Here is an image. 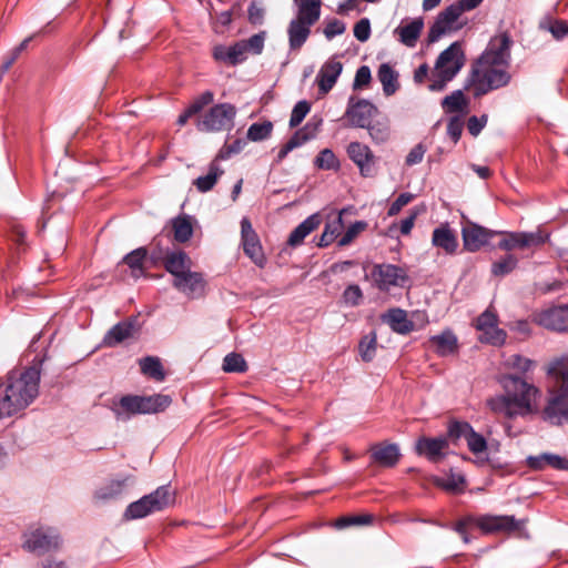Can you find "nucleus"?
<instances>
[{
    "label": "nucleus",
    "instance_id": "obj_1",
    "mask_svg": "<svg viewBox=\"0 0 568 568\" xmlns=\"http://www.w3.org/2000/svg\"><path fill=\"white\" fill-rule=\"evenodd\" d=\"M510 45L511 39L507 33L493 38L486 50L471 64L464 89L471 90L477 98L507 85L511 78L507 71Z\"/></svg>",
    "mask_w": 568,
    "mask_h": 568
},
{
    "label": "nucleus",
    "instance_id": "obj_2",
    "mask_svg": "<svg viewBox=\"0 0 568 568\" xmlns=\"http://www.w3.org/2000/svg\"><path fill=\"white\" fill-rule=\"evenodd\" d=\"M42 361L7 376L6 394L2 397V416H12L27 408L39 395Z\"/></svg>",
    "mask_w": 568,
    "mask_h": 568
},
{
    "label": "nucleus",
    "instance_id": "obj_3",
    "mask_svg": "<svg viewBox=\"0 0 568 568\" xmlns=\"http://www.w3.org/2000/svg\"><path fill=\"white\" fill-rule=\"evenodd\" d=\"M466 58L459 42L452 43L438 55L429 77L428 89L443 91L463 69Z\"/></svg>",
    "mask_w": 568,
    "mask_h": 568
},
{
    "label": "nucleus",
    "instance_id": "obj_4",
    "mask_svg": "<svg viewBox=\"0 0 568 568\" xmlns=\"http://www.w3.org/2000/svg\"><path fill=\"white\" fill-rule=\"evenodd\" d=\"M501 385L519 415L537 412V398L540 397L537 387L515 375L504 376Z\"/></svg>",
    "mask_w": 568,
    "mask_h": 568
},
{
    "label": "nucleus",
    "instance_id": "obj_5",
    "mask_svg": "<svg viewBox=\"0 0 568 568\" xmlns=\"http://www.w3.org/2000/svg\"><path fill=\"white\" fill-rule=\"evenodd\" d=\"M174 503L172 491L168 486H161L153 493L143 496L136 501L131 503L124 514L125 520H134L149 516L150 514L161 511Z\"/></svg>",
    "mask_w": 568,
    "mask_h": 568
},
{
    "label": "nucleus",
    "instance_id": "obj_6",
    "mask_svg": "<svg viewBox=\"0 0 568 568\" xmlns=\"http://www.w3.org/2000/svg\"><path fill=\"white\" fill-rule=\"evenodd\" d=\"M236 115V108L230 103H220L212 106L197 122L202 132H219L230 130Z\"/></svg>",
    "mask_w": 568,
    "mask_h": 568
},
{
    "label": "nucleus",
    "instance_id": "obj_7",
    "mask_svg": "<svg viewBox=\"0 0 568 568\" xmlns=\"http://www.w3.org/2000/svg\"><path fill=\"white\" fill-rule=\"evenodd\" d=\"M462 14V11L454 3L440 11L429 28L428 42H437L442 37L460 30L464 26L458 22Z\"/></svg>",
    "mask_w": 568,
    "mask_h": 568
},
{
    "label": "nucleus",
    "instance_id": "obj_8",
    "mask_svg": "<svg viewBox=\"0 0 568 568\" xmlns=\"http://www.w3.org/2000/svg\"><path fill=\"white\" fill-rule=\"evenodd\" d=\"M475 327L480 333L478 339L481 343L501 346L506 342L507 333L498 327V316L491 308L476 318Z\"/></svg>",
    "mask_w": 568,
    "mask_h": 568
},
{
    "label": "nucleus",
    "instance_id": "obj_9",
    "mask_svg": "<svg viewBox=\"0 0 568 568\" xmlns=\"http://www.w3.org/2000/svg\"><path fill=\"white\" fill-rule=\"evenodd\" d=\"M60 545V538L57 531L52 528H36L24 534L23 547L37 555H43Z\"/></svg>",
    "mask_w": 568,
    "mask_h": 568
},
{
    "label": "nucleus",
    "instance_id": "obj_10",
    "mask_svg": "<svg viewBox=\"0 0 568 568\" xmlns=\"http://www.w3.org/2000/svg\"><path fill=\"white\" fill-rule=\"evenodd\" d=\"M371 277L381 291H388L392 286H404L408 280L406 271L393 264L374 265Z\"/></svg>",
    "mask_w": 568,
    "mask_h": 568
},
{
    "label": "nucleus",
    "instance_id": "obj_11",
    "mask_svg": "<svg viewBox=\"0 0 568 568\" xmlns=\"http://www.w3.org/2000/svg\"><path fill=\"white\" fill-rule=\"evenodd\" d=\"M241 240L244 253L252 260L258 267H263L266 263V257L263 252L258 235L253 230V226L247 217L241 221Z\"/></svg>",
    "mask_w": 568,
    "mask_h": 568
},
{
    "label": "nucleus",
    "instance_id": "obj_12",
    "mask_svg": "<svg viewBox=\"0 0 568 568\" xmlns=\"http://www.w3.org/2000/svg\"><path fill=\"white\" fill-rule=\"evenodd\" d=\"M348 158L356 164L363 178L376 174V156L368 145L361 142H351L347 146Z\"/></svg>",
    "mask_w": 568,
    "mask_h": 568
},
{
    "label": "nucleus",
    "instance_id": "obj_13",
    "mask_svg": "<svg viewBox=\"0 0 568 568\" xmlns=\"http://www.w3.org/2000/svg\"><path fill=\"white\" fill-rule=\"evenodd\" d=\"M542 417L554 425L568 423V389L550 394Z\"/></svg>",
    "mask_w": 568,
    "mask_h": 568
},
{
    "label": "nucleus",
    "instance_id": "obj_14",
    "mask_svg": "<svg viewBox=\"0 0 568 568\" xmlns=\"http://www.w3.org/2000/svg\"><path fill=\"white\" fill-rule=\"evenodd\" d=\"M476 525L485 532H513L521 529L525 521L514 516L484 515L476 518Z\"/></svg>",
    "mask_w": 568,
    "mask_h": 568
},
{
    "label": "nucleus",
    "instance_id": "obj_15",
    "mask_svg": "<svg viewBox=\"0 0 568 568\" xmlns=\"http://www.w3.org/2000/svg\"><path fill=\"white\" fill-rule=\"evenodd\" d=\"M377 112L376 106L367 100L354 101L351 98L345 112L349 125L356 128H367L371 124V120Z\"/></svg>",
    "mask_w": 568,
    "mask_h": 568
},
{
    "label": "nucleus",
    "instance_id": "obj_16",
    "mask_svg": "<svg viewBox=\"0 0 568 568\" xmlns=\"http://www.w3.org/2000/svg\"><path fill=\"white\" fill-rule=\"evenodd\" d=\"M497 232L490 231L476 223L467 222L462 229L464 248L468 252H476L486 245Z\"/></svg>",
    "mask_w": 568,
    "mask_h": 568
},
{
    "label": "nucleus",
    "instance_id": "obj_17",
    "mask_svg": "<svg viewBox=\"0 0 568 568\" xmlns=\"http://www.w3.org/2000/svg\"><path fill=\"white\" fill-rule=\"evenodd\" d=\"M546 239L547 236H544L540 232H510L505 234V237L498 243V247L513 251L515 248L539 246L546 242Z\"/></svg>",
    "mask_w": 568,
    "mask_h": 568
},
{
    "label": "nucleus",
    "instance_id": "obj_18",
    "mask_svg": "<svg viewBox=\"0 0 568 568\" xmlns=\"http://www.w3.org/2000/svg\"><path fill=\"white\" fill-rule=\"evenodd\" d=\"M8 227V241L10 242V258L9 265H12L20 258V256L27 251L26 231L24 227L14 219L6 221Z\"/></svg>",
    "mask_w": 568,
    "mask_h": 568
},
{
    "label": "nucleus",
    "instance_id": "obj_19",
    "mask_svg": "<svg viewBox=\"0 0 568 568\" xmlns=\"http://www.w3.org/2000/svg\"><path fill=\"white\" fill-rule=\"evenodd\" d=\"M537 323L548 329L568 331V305L554 306L541 311L536 316Z\"/></svg>",
    "mask_w": 568,
    "mask_h": 568
},
{
    "label": "nucleus",
    "instance_id": "obj_20",
    "mask_svg": "<svg viewBox=\"0 0 568 568\" xmlns=\"http://www.w3.org/2000/svg\"><path fill=\"white\" fill-rule=\"evenodd\" d=\"M173 286L187 297H200L205 291V281L199 272L190 270L178 278H173Z\"/></svg>",
    "mask_w": 568,
    "mask_h": 568
},
{
    "label": "nucleus",
    "instance_id": "obj_21",
    "mask_svg": "<svg viewBox=\"0 0 568 568\" xmlns=\"http://www.w3.org/2000/svg\"><path fill=\"white\" fill-rule=\"evenodd\" d=\"M416 453L425 456L433 463L439 462L448 448V440L445 437L428 438L420 437L416 442Z\"/></svg>",
    "mask_w": 568,
    "mask_h": 568
},
{
    "label": "nucleus",
    "instance_id": "obj_22",
    "mask_svg": "<svg viewBox=\"0 0 568 568\" xmlns=\"http://www.w3.org/2000/svg\"><path fill=\"white\" fill-rule=\"evenodd\" d=\"M343 64L335 58L327 60L320 69L316 82L318 90L322 94H327L335 85L339 74L342 73Z\"/></svg>",
    "mask_w": 568,
    "mask_h": 568
},
{
    "label": "nucleus",
    "instance_id": "obj_23",
    "mask_svg": "<svg viewBox=\"0 0 568 568\" xmlns=\"http://www.w3.org/2000/svg\"><path fill=\"white\" fill-rule=\"evenodd\" d=\"M423 29V19L416 18L409 21H402V23L394 29L393 33L402 44L414 48L417 44Z\"/></svg>",
    "mask_w": 568,
    "mask_h": 568
},
{
    "label": "nucleus",
    "instance_id": "obj_24",
    "mask_svg": "<svg viewBox=\"0 0 568 568\" xmlns=\"http://www.w3.org/2000/svg\"><path fill=\"white\" fill-rule=\"evenodd\" d=\"M432 243L449 255L455 254L458 247L457 236L448 224H442L433 231Z\"/></svg>",
    "mask_w": 568,
    "mask_h": 568
},
{
    "label": "nucleus",
    "instance_id": "obj_25",
    "mask_svg": "<svg viewBox=\"0 0 568 568\" xmlns=\"http://www.w3.org/2000/svg\"><path fill=\"white\" fill-rule=\"evenodd\" d=\"M428 343L434 348V352L439 356L453 355L458 349L457 337L449 329L429 337Z\"/></svg>",
    "mask_w": 568,
    "mask_h": 568
},
{
    "label": "nucleus",
    "instance_id": "obj_26",
    "mask_svg": "<svg viewBox=\"0 0 568 568\" xmlns=\"http://www.w3.org/2000/svg\"><path fill=\"white\" fill-rule=\"evenodd\" d=\"M165 270L178 278L192 267V261L183 251L169 252L164 257Z\"/></svg>",
    "mask_w": 568,
    "mask_h": 568
},
{
    "label": "nucleus",
    "instance_id": "obj_27",
    "mask_svg": "<svg viewBox=\"0 0 568 568\" xmlns=\"http://www.w3.org/2000/svg\"><path fill=\"white\" fill-rule=\"evenodd\" d=\"M372 459L383 467H393L399 459V449L395 444H379L372 447Z\"/></svg>",
    "mask_w": 568,
    "mask_h": 568
},
{
    "label": "nucleus",
    "instance_id": "obj_28",
    "mask_svg": "<svg viewBox=\"0 0 568 568\" xmlns=\"http://www.w3.org/2000/svg\"><path fill=\"white\" fill-rule=\"evenodd\" d=\"M130 476L122 479H111L94 491V500L105 503L119 498L128 486Z\"/></svg>",
    "mask_w": 568,
    "mask_h": 568
},
{
    "label": "nucleus",
    "instance_id": "obj_29",
    "mask_svg": "<svg viewBox=\"0 0 568 568\" xmlns=\"http://www.w3.org/2000/svg\"><path fill=\"white\" fill-rule=\"evenodd\" d=\"M297 7L294 19L314 26L321 17L322 0H294Z\"/></svg>",
    "mask_w": 568,
    "mask_h": 568
},
{
    "label": "nucleus",
    "instance_id": "obj_30",
    "mask_svg": "<svg viewBox=\"0 0 568 568\" xmlns=\"http://www.w3.org/2000/svg\"><path fill=\"white\" fill-rule=\"evenodd\" d=\"M134 333V323L132 321H123L111 327L103 337V345L114 347L128 338L132 337Z\"/></svg>",
    "mask_w": 568,
    "mask_h": 568
},
{
    "label": "nucleus",
    "instance_id": "obj_31",
    "mask_svg": "<svg viewBox=\"0 0 568 568\" xmlns=\"http://www.w3.org/2000/svg\"><path fill=\"white\" fill-rule=\"evenodd\" d=\"M321 224L320 214H313L298 224L290 234L287 245L296 247L303 243L305 237L315 231Z\"/></svg>",
    "mask_w": 568,
    "mask_h": 568
},
{
    "label": "nucleus",
    "instance_id": "obj_32",
    "mask_svg": "<svg viewBox=\"0 0 568 568\" xmlns=\"http://www.w3.org/2000/svg\"><path fill=\"white\" fill-rule=\"evenodd\" d=\"M311 24L293 19L287 27L288 44L292 51L300 50L311 34Z\"/></svg>",
    "mask_w": 568,
    "mask_h": 568
},
{
    "label": "nucleus",
    "instance_id": "obj_33",
    "mask_svg": "<svg viewBox=\"0 0 568 568\" xmlns=\"http://www.w3.org/2000/svg\"><path fill=\"white\" fill-rule=\"evenodd\" d=\"M322 125V119L312 118L303 128L297 130L293 136L287 141L293 149L298 148L307 141L314 139Z\"/></svg>",
    "mask_w": 568,
    "mask_h": 568
},
{
    "label": "nucleus",
    "instance_id": "obj_34",
    "mask_svg": "<svg viewBox=\"0 0 568 568\" xmlns=\"http://www.w3.org/2000/svg\"><path fill=\"white\" fill-rule=\"evenodd\" d=\"M385 320L390 328L399 334H407L413 329V323L407 320L406 312L400 308L390 310Z\"/></svg>",
    "mask_w": 568,
    "mask_h": 568
},
{
    "label": "nucleus",
    "instance_id": "obj_35",
    "mask_svg": "<svg viewBox=\"0 0 568 568\" xmlns=\"http://www.w3.org/2000/svg\"><path fill=\"white\" fill-rule=\"evenodd\" d=\"M172 403V398L164 394L142 396L143 414H156L165 410Z\"/></svg>",
    "mask_w": 568,
    "mask_h": 568
},
{
    "label": "nucleus",
    "instance_id": "obj_36",
    "mask_svg": "<svg viewBox=\"0 0 568 568\" xmlns=\"http://www.w3.org/2000/svg\"><path fill=\"white\" fill-rule=\"evenodd\" d=\"M377 77L383 85V91L386 95H392L397 91V73L388 63H383L379 65Z\"/></svg>",
    "mask_w": 568,
    "mask_h": 568
},
{
    "label": "nucleus",
    "instance_id": "obj_37",
    "mask_svg": "<svg viewBox=\"0 0 568 568\" xmlns=\"http://www.w3.org/2000/svg\"><path fill=\"white\" fill-rule=\"evenodd\" d=\"M141 372L158 382H162L165 378V373L162 363L159 357L146 356L139 362Z\"/></svg>",
    "mask_w": 568,
    "mask_h": 568
},
{
    "label": "nucleus",
    "instance_id": "obj_38",
    "mask_svg": "<svg viewBox=\"0 0 568 568\" xmlns=\"http://www.w3.org/2000/svg\"><path fill=\"white\" fill-rule=\"evenodd\" d=\"M487 405L491 412L503 414L507 417L519 415L507 393L505 395L489 398L487 400Z\"/></svg>",
    "mask_w": 568,
    "mask_h": 568
},
{
    "label": "nucleus",
    "instance_id": "obj_39",
    "mask_svg": "<svg viewBox=\"0 0 568 568\" xmlns=\"http://www.w3.org/2000/svg\"><path fill=\"white\" fill-rule=\"evenodd\" d=\"M343 229L342 213H339L333 221L327 222L324 232L317 243L320 247H325L334 242Z\"/></svg>",
    "mask_w": 568,
    "mask_h": 568
},
{
    "label": "nucleus",
    "instance_id": "obj_40",
    "mask_svg": "<svg viewBox=\"0 0 568 568\" xmlns=\"http://www.w3.org/2000/svg\"><path fill=\"white\" fill-rule=\"evenodd\" d=\"M119 405H120L121 409L115 410L118 418H122L123 413H128L129 415L143 414L142 396H138V395L123 396V397H121Z\"/></svg>",
    "mask_w": 568,
    "mask_h": 568
},
{
    "label": "nucleus",
    "instance_id": "obj_41",
    "mask_svg": "<svg viewBox=\"0 0 568 568\" xmlns=\"http://www.w3.org/2000/svg\"><path fill=\"white\" fill-rule=\"evenodd\" d=\"M172 229L174 240L179 243L187 242L193 234V227L187 216H178L173 219Z\"/></svg>",
    "mask_w": 568,
    "mask_h": 568
},
{
    "label": "nucleus",
    "instance_id": "obj_42",
    "mask_svg": "<svg viewBox=\"0 0 568 568\" xmlns=\"http://www.w3.org/2000/svg\"><path fill=\"white\" fill-rule=\"evenodd\" d=\"M223 174V170H221L215 162L210 165L209 173L204 176H200L194 181V185L200 192H207L212 190V187L217 182V179Z\"/></svg>",
    "mask_w": 568,
    "mask_h": 568
},
{
    "label": "nucleus",
    "instance_id": "obj_43",
    "mask_svg": "<svg viewBox=\"0 0 568 568\" xmlns=\"http://www.w3.org/2000/svg\"><path fill=\"white\" fill-rule=\"evenodd\" d=\"M146 257V250L143 247L136 248L129 253L123 262L131 268L132 275L139 277L143 273V264Z\"/></svg>",
    "mask_w": 568,
    "mask_h": 568
},
{
    "label": "nucleus",
    "instance_id": "obj_44",
    "mask_svg": "<svg viewBox=\"0 0 568 568\" xmlns=\"http://www.w3.org/2000/svg\"><path fill=\"white\" fill-rule=\"evenodd\" d=\"M467 100L462 90H456L444 98L442 106L448 113L462 112L467 106Z\"/></svg>",
    "mask_w": 568,
    "mask_h": 568
},
{
    "label": "nucleus",
    "instance_id": "obj_45",
    "mask_svg": "<svg viewBox=\"0 0 568 568\" xmlns=\"http://www.w3.org/2000/svg\"><path fill=\"white\" fill-rule=\"evenodd\" d=\"M547 373L556 381L568 384V357L554 359L549 365Z\"/></svg>",
    "mask_w": 568,
    "mask_h": 568
},
{
    "label": "nucleus",
    "instance_id": "obj_46",
    "mask_svg": "<svg viewBox=\"0 0 568 568\" xmlns=\"http://www.w3.org/2000/svg\"><path fill=\"white\" fill-rule=\"evenodd\" d=\"M518 264V260L515 255L508 254L505 257L496 261L491 265V274L495 276H505L513 272Z\"/></svg>",
    "mask_w": 568,
    "mask_h": 568
},
{
    "label": "nucleus",
    "instance_id": "obj_47",
    "mask_svg": "<svg viewBox=\"0 0 568 568\" xmlns=\"http://www.w3.org/2000/svg\"><path fill=\"white\" fill-rule=\"evenodd\" d=\"M273 130V124L268 121L263 123H253L247 130V139L251 141H262L267 139Z\"/></svg>",
    "mask_w": 568,
    "mask_h": 568
},
{
    "label": "nucleus",
    "instance_id": "obj_48",
    "mask_svg": "<svg viewBox=\"0 0 568 568\" xmlns=\"http://www.w3.org/2000/svg\"><path fill=\"white\" fill-rule=\"evenodd\" d=\"M223 369L225 372L244 373L247 369V364L241 354L230 353L224 357Z\"/></svg>",
    "mask_w": 568,
    "mask_h": 568
},
{
    "label": "nucleus",
    "instance_id": "obj_49",
    "mask_svg": "<svg viewBox=\"0 0 568 568\" xmlns=\"http://www.w3.org/2000/svg\"><path fill=\"white\" fill-rule=\"evenodd\" d=\"M315 165L323 170H336L339 162L331 149H324L316 156Z\"/></svg>",
    "mask_w": 568,
    "mask_h": 568
},
{
    "label": "nucleus",
    "instance_id": "obj_50",
    "mask_svg": "<svg viewBox=\"0 0 568 568\" xmlns=\"http://www.w3.org/2000/svg\"><path fill=\"white\" fill-rule=\"evenodd\" d=\"M267 37V32L265 30L260 31L256 34H253L247 40H241L244 42L245 51L252 54H261L264 49L265 39Z\"/></svg>",
    "mask_w": 568,
    "mask_h": 568
},
{
    "label": "nucleus",
    "instance_id": "obj_51",
    "mask_svg": "<svg viewBox=\"0 0 568 568\" xmlns=\"http://www.w3.org/2000/svg\"><path fill=\"white\" fill-rule=\"evenodd\" d=\"M540 27L548 30L557 40H560L568 34V23L564 20H550L542 22Z\"/></svg>",
    "mask_w": 568,
    "mask_h": 568
},
{
    "label": "nucleus",
    "instance_id": "obj_52",
    "mask_svg": "<svg viewBox=\"0 0 568 568\" xmlns=\"http://www.w3.org/2000/svg\"><path fill=\"white\" fill-rule=\"evenodd\" d=\"M311 110V104L303 100L295 104V106L292 110L291 119H290V126L296 128L302 123V121L305 119L307 113Z\"/></svg>",
    "mask_w": 568,
    "mask_h": 568
},
{
    "label": "nucleus",
    "instance_id": "obj_53",
    "mask_svg": "<svg viewBox=\"0 0 568 568\" xmlns=\"http://www.w3.org/2000/svg\"><path fill=\"white\" fill-rule=\"evenodd\" d=\"M358 349L363 361H372L376 352L375 335L363 337L362 341L359 342Z\"/></svg>",
    "mask_w": 568,
    "mask_h": 568
},
{
    "label": "nucleus",
    "instance_id": "obj_54",
    "mask_svg": "<svg viewBox=\"0 0 568 568\" xmlns=\"http://www.w3.org/2000/svg\"><path fill=\"white\" fill-rule=\"evenodd\" d=\"M466 442L468 449L475 455H479L487 449L486 439L483 435L476 433L474 429L467 436Z\"/></svg>",
    "mask_w": 568,
    "mask_h": 568
},
{
    "label": "nucleus",
    "instance_id": "obj_55",
    "mask_svg": "<svg viewBox=\"0 0 568 568\" xmlns=\"http://www.w3.org/2000/svg\"><path fill=\"white\" fill-rule=\"evenodd\" d=\"M373 520L372 515H358L349 517H341L335 521V527L338 529L346 528L353 525H367Z\"/></svg>",
    "mask_w": 568,
    "mask_h": 568
},
{
    "label": "nucleus",
    "instance_id": "obj_56",
    "mask_svg": "<svg viewBox=\"0 0 568 568\" xmlns=\"http://www.w3.org/2000/svg\"><path fill=\"white\" fill-rule=\"evenodd\" d=\"M367 227V223L364 221H357L354 224H352L344 235L339 239L338 245L339 246H346L352 243V241L365 229Z\"/></svg>",
    "mask_w": 568,
    "mask_h": 568
},
{
    "label": "nucleus",
    "instance_id": "obj_57",
    "mask_svg": "<svg viewBox=\"0 0 568 568\" xmlns=\"http://www.w3.org/2000/svg\"><path fill=\"white\" fill-rule=\"evenodd\" d=\"M506 364H507V366L515 368L521 373H526V372L530 371L531 367L534 366V362L531 359L526 358L518 354L509 356L506 359Z\"/></svg>",
    "mask_w": 568,
    "mask_h": 568
},
{
    "label": "nucleus",
    "instance_id": "obj_58",
    "mask_svg": "<svg viewBox=\"0 0 568 568\" xmlns=\"http://www.w3.org/2000/svg\"><path fill=\"white\" fill-rule=\"evenodd\" d=\"M346 30V26L343 21L338 19H332L326 22L324 28V36L326 39L331 40L336 36L343 34Z\"/></svg>",
    "mask_w": 568,
    "mask_h": 568
},
{
    "label": "nucleus",
    "instance_id": "obj_59",
    "mask_svg": "<svg viewBox=\"0 0 568 568\" xmlns=\"http://www.w3.org/2000/svg\"><path fill=\"white\" fill-rule=\"evenodd\" d=\"M363 298L362 290L358 285H349L343 293V300L347 305L356 306Z\"/></svg>",
    "mask_w": 568,
    "mask_h": 568
},
{
    "label": "nucleus",
    "instance_id": "obj_60",
    "mask_svg": "<svg viewBox=\"0 0 568 568\" xmlns=\"http://www.w3.org/2000/svg\"><path fill=\"white\" fill-rule=\"evenodd\" d=\"M367 130L371 138L378 143L385 142L389 136V129L386 124L383 123H375L373 125L369 124Z\"/></svg>",
    "mask_w": 568,
    "mask_h": 568
},
{
    "label": "nucleus",
    "instance_id": "obj_61",
    "mask_svg": "<svg viewBox=\"0 0 568 568\" xmlns=\"http://www.w3.org/2000/svg\"><path fill=\"white\" fill-rule=\"evenodd\" d=\"M354 37L361 41L366 42L371 37V22L367 18L361 19L354 26Z\"/></svg>",
    "mask_w": 568,
    "mask_h": 568
},
{
    "label": "nucleus",
    "instance_id": "obj_62",
    "mask_svg": "<svg viewBox=\"0 0 568 568\" xmlns=\"http://www.w3.org/2000/svg\"><path fill=\"white\" fill-rule=\"evenodd\" d=\"M371 80H372L371 69L367 65H362L356 71L354 83H353V89L354 90L362 89V88L368 85Z\"/></svg>",
    "mask_w": 568,
    "mask_h": 568
},
{
    "label": "nucleus",
    "instance_id": "obj_63",
    "mask_svg": "<svg viewBox=\"0 0 568 568\" xmlns=\"http://www.w3.org/2000/svg\"><path fill=\"white\" fill-rule=\"evenodd\" d=\"M473 430V427L466 422H454L449 425L448 434L450 437L467 439V436Z\"/></svg>",
    "mask_w": 568,
    "mask_h": 568
},
{
    "label": "nucleus",
    "instance_id": "obj_64",
    "mask_svg": "<svg viewBox=\"0 0 568 568\" xmlns=\"http://www.w3.org/2000/svg\"><path fill=\"white\" fill-rule=\"evenodd\" d=\"M214 100V95L211 91H205L201 95H199L189 106L190 113H193L194 115L202 111V109L210 103H212Z\"/></svg>",
    "mask_w": 568,
    "mask_h": 568
}]
</instances>
